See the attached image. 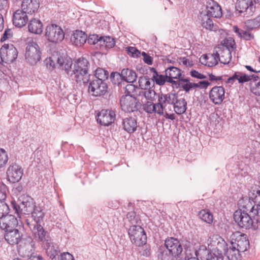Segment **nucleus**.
I'll use <instances>...</instances> for the list:
<instances>
[{"mask_svg": "<svg viewBox=\"0 0 260 260\" xmlns=\"http://www.w3.org/2000/svg\"><path fill=\"white\" fill-rule=\"evenodd\" d=\"M87 40V35L82 30L74 31L71 37V42L76 46H81Z\"/></svg>", "mask_w": 260, "mask_h": 260, "instance_id": "29", "label": "nucleus"}, {"mask_svg": "<svg viewBox=\"0 0 260 260\" xmlns=\"http://www.w3.org/2000/svg\"><path fill=\"white\" fill-rule=\"evenodd\" d=\"M198 216L202 220L207 223L211 224L213 222V214L208 209L201 210L198 213Z\"/></svg>", "mask_w": 260, "mask_h": 260, "instance_id": "45", "label": "nucleus"}, {"mask_svg": "<svg viewBox=\"0 0 260 260\" xmlns=\"http://www.w3.org/2000/svg\"><path fill=\"white\" fill-rule=\"evenodd\" d=\"M30 214L34 220V223H41L43 220L45 216V213L40 206L36 205Z\"/></svg>", "mask_w": 260, "mask_h": 260, "instance_id": "39", "label": "nucleus"}, {"mask_svg": "<svg viewBox=\"0 0 260 260\" xmlns=\"http://www.w3.org/2000/svg\"><path fill=\"white\" fill-rule=\"evenodd\" d=\"M108 91V85L105 81L100 79H93L88 85V92L93 96L105 95Z\"/></svg>", "mask_w": 260, "mask_h": 260, "instance_id": "13", "label": "nucleus"}, {"mask_svg": "<svg viewBox=\"0 0 260 260\" xmlns=\"http://www.w3.org/2000/svg\"><path fill=\"white\" fill-rule=\"evenodd\" d=\"M173 105H174L175 113L178 115L183 114L187 109V102L184 98L180 99L176 98L174 104H173Z\"/></svg>", "mask_w": 260, "mask_h": 260, "instance_id": "40", "label": "nucleus"}, {"mask_svg": "<svg viewBox=\"0 0 260 260\" xmlns=\"http://www.w3.org/2000/svg\"><path fill=\"white\" fill-rule=\"evenodd\" d=\"M120 104L122 110L128 113L137 111L141 107V104L137 98L128 94L121 96Z\"/></svg>", "mask_w": 260, "mask_h": 260, "instance_id": "10", "label": "nucleus"}, {"mask_svg": "<svg viewBox=\"0 0 260 260\" xmlns=\"http://www.w3.org/2000/svg\"><path fill=\"white\" fill-rule=\"evenodd\" d=\"M4 235L5 240L10 245H17L20 252L24 245L26 246H35V242L30 237L24 238L23 234L17 229L6 231Z\"/></svg>", "mask_w": 260, "mask_h": 260, "instance_id": "2", "label": "nucleus"}, {"mask_svg": "<svg viewBox=\"0 0 260 260\" xmlns=\"http://www.w3.org/2000/svg\"><path fill=\"white\" fill-rule=\"evenodd\" d=\"M151 80L153 81L154 84L159 86H162L166 82L168 83V76L167 74L161 75L157 74V76H152Z\"/></svg>", "mask_w": 260, "mask_h": 260, "instance_id": "50", "label": "nucleus"}, {"mask_svg": "<svg viewBox=\"0 0 260 260\" xmlns=\"http://www.w3.org/2000/svg\"><path fill=\"white\" fill-rule=\"evenodd\" d=\"M89 63L85 58H78L74 63L73 70H71L69 78L73 81L80 83L83 81L84 83L87 82L88 80H84V77L88 73Z\"/></svg>", "mask_w": 260, "mask_h": 260, "instance_id": "4", "label": "nucleus"}, {"mask_svg": "<svg viewBox=\"0 0 260 260\" xmlns=\"http://www.w3.org/2000/svg\"><path fill=\"white\" fill-rule=\"evenodd\" d=\"M41 51L37 42L34 41L27 43L26 49L25 58L26 62L31 64H36L41 59Z\"/></svg>", "mask_w": 260, "mask_h": 260, "instance_id": "6", "label": "nucleus"}, {"mask_svg": "<svg viewBox=\"0 0 260 260\" xmlns=\"http://www.w3.org/2000/svg\"><path fill=\"white\" fill-rule=\"evenodd\" d=\"M121 72L123 81L133 83L136 81L138 76L135 71L126 68L122 70Z\"/></svg>", "mask_w": 260, "mask_h": 260, "instance_id": "41", "label": "nucleus"}, {"mask_svg": "<svg viewBox=\"0 0 260 260\" xmlns=\"http://www.w3.org/2000/svg\"><path fill=\"white\" fill-rule=\"evenodd\" d=\"M223 255L220 251L217 249L210 250L206 260H223Z\"/></svg>", "mask_w": 260, "mask_h": 260, "instance_id": "49", "label": "nucleus"}, {"mask_svg": "<svg viewBox=\"0 0 260 260\" xmlns=\"http://www.w3.org/2000/svg\"><path fill=\"white\" fill-rule=\"evenodd\" d=\"M157 106L159 107V109H161L162 112L164 110V105H173L178 98L177 94L173 92H169L165 94L162 92L158 93V96Z\"/></svg>", "mask_w": 260, "mask_h": 260, "instance_id": "17", "label": "nucleus"}, {"mask_svg": "<svg viewBox=\"0 0 260 260\" xmlns=\"http://www.w3.org/2000/svg\"><path fill=\"white\" fill-rule=\"evenodd\" d=\"M211 17L206 15L202 16L201 13L200 12L198 15V19L201 21L202 26L204 28L210 30H216L217 29L216 26L214 25Z\"/></svg>", "mask_w": 260, "mask_h": 260, "instance_id": "36", "label": "nucleus"}, {"mask_svg": "<svg viewBox=\"0 0 260 260\" xmlns=\"http://www.w3.org/2000/svg\"><path fill=\"white\" fill-rule=\"evenodd\" d=\"M236 9L239 13H245L248 16L252 15L255 10L252 0H237Z\"/></svg>", "mask_w": 260, "mask_h": 260, "instance_id": "16", "label": "nucleus"}, {"mask_svg": "<svg viewBox=\"0 0 260 260\" xmlns=\"http://www.w3.org/2000/svg\"><path fill=\"white\" fill-rule=\"evenodd\" d=\"M7 195L6 191L1 189L0 192V219L9 213V206L4 201L6 199Z\"/></svg>", "mask_w": 260, "mask_h": 260, "instance_id": "37", "label": "nucleus"}, {"mask_svg": "<svg viewBox=\"0 0 260 260\" xmlns=\"http://www.w3.org/2000/svg\"><path fill=\"white\" fill-rule=\"evenodd\" d=\"M201 15L208 17L220 18L222 15V10L219 4L213 0H206V4L203 5L200 10Z\"/></svg>", "mask_w": 260, "mask_h": 260, "instance_id": "9", "label": "nucleus"}, {"mask_svg": "<svg viewBox=\"0 0 260 260\" xmlns=\"http://www.w3.org/2000/svg\"><path fill=\"white\" fill-rule=\"evenodd\" d=\"M110 79L113 84L119 86L121 82L123 81L122 72L121 73L118 72H112L110 75Z\"/></svg>", "mask_w": 260, "mask_h": 260, "instance_id": "52", "label": "nucleus"}, {"mask_svg": "<svg viewBox=\"0 0 260 260\" xmlns=\"http://www.w3.org/2000/svg\"><path fill=\"white\" fill-rule=\"evenodd\" d=\"M144 95L146 99L150 100L151 102L155 101L157 98V94L154 89L152 88L147 89L144 92Z\"/></svg>", "mask_w": 260, "mask_h": 260, "instance_id": "55", "label": "nucleus"}, {"mask_svg": "<svg viewBox=\"0 0 260 260\" xmlns=\"http://www.w3.org/2000/svg\"><path fill=\"white\" fill-rule=\"evenodd\" d=\"M255 202L257 203L255 214L235 211L234 219L241 228L256 230L260 228V190H257L254 197Z\"/></svg>", "mask_w": 260, "mask_h": 260, "instance_id": "1", "label": "nucleus"}, {"mask_svg": "<svg viewBox=\"0 0 260 260\" xmlns=\"http://www.w3.org/2000/svg\"><path fill=\"white\" fill-rule=\"evenodd\" d=\"M23 175V170L21 166L16 162L11 164L7 171L8 181L12 183L18 182Z\"/></svg>", "mask_w": 260, "mask_h": 260, "instance_id": "14", "label": "nucleus"}, {"mask_svg": "<svg viewBox=\"0 0 260 260\" xmlns=\"http://www.w3.org/2000/svg\"><path fill=\"white\" fill-rule=\"evenodd\" d=\"M86 41L90 45H94L97 47H100V37L97 35H90L88 38H87Z\"/></svg>", "mask_w": 260, "mask_h": 260, "instance_id": "58", "label": "nucleus"}, {"mask_svg": "<svg viewBox=\"0 0 260 260\" xmlns=\"http://www.w3.org/2000/svg\"><path fill=\"white\" fill-rule=\"evenodd\" d=\"M18 51L13 44H4L0 49L2 60L7 63L13 62L17 58Z\"/></svg>", "mask_w": 260, "mask_h": 260, "instance_id": "11", "label": "nucleus"}, {"mask_svg": "<svg viewBox=\"0 0 260 260\" xmlns=\"http://www.w3.org/2000/svg\"><path fill=\"white\" fill-rule=\"evenodd\" d=\"M122 126L123 129L128 133H134L138 126L137 119L132 117L125 118L123 119Z\"/></svg>", "mask_w": 260, "mask_h": 260, "instance_id": "28", "label": "nucleus"}, {"mask_svg": "<svg viewBox=\"0 0 260 260\" xmlns=\"http://www.w3.org/2000/svg\"><path fill=\"white\" fill-rule=\"evenodd\" d=\"M157 103L154 104L153 102L147 101L141 105L143 110L147 114L156 113L160 116L163 115L164 113L159 109V107L157 105Z\"/></svg>", "mask_w": 260, "mask_h": 260, "instance_id": "32", "label": "nucleus"}, {"mask_svg": "<svg viewBox=\"0 0 260 260\" xmlns=\"http://www.w3.org/2000/svg\"><path fill=\"white\" fill-rule=\"evenodd\" d=\"M143 57V60L144 62L148 65H151L153 63V58L148 55L145 52H142L141 53Z\"/></svg>", "mask_w": 260, "mask_h": 260, "instance_id": "62", "label": "nucleus"}, {"mask_svg": "<svg viewBox=\"0 0 260 260\" xmlns=\"http://www.w3.org/2000/svg\"><path fill=\"white\" fill-rule=\"evenodd\" d=\"M190 81V80L189 78L184 77L180 79V82L185 83V84H182L181 87L183 90L185 91L186 93H188L192 88H195V86H197L196 83H191Z\"/></svg>", "mask_w": 260, "mask_h": 260, "instance_id": "48", "label": "nucleus"}, {"mask_svg": "<svg viewBox=\"0 0 260 260\" xmlns=\"http://www.w3.org/2000/svg\"><path fill=\"white\" fill-rule=\"evenodd\" d=\"M240 38L245 41H251L254 39V36L251 32L248 31L243 30Z\"/></svg>", "mask_w": 260, "mask_h": 260, "instance_id": "60", "label": "nucleus"}, {"mask_svg": "<svg viewBox=\"0 0 260 260\" xmlns=\"http://www.w3.org/2000/svg\"><path fill=\"white\" fill-rule=\"evenodd\" d=\"M115 118V112L109 109H103L96 115L98 123L105 126H108L114 123Z\"/></svg>", "mask_w": 260, "mask_h": 260, "instance_id": "15", "label": "nucleus"}, {"mask_svg": "<svg viewBox=\"0 0 260 260\" xmlns=\"http://www.w3.org/2000/svg\"><path fill=\"white\" fill-rule=\"evenodd\" d=\"M40 7L39 0H23L21 3V9L28 15L36 13Z\"/></svg>", "mask_w": 260, "mask_h": 260, "instance_id": "22", "label": "nucleus"}, {"mask_svg": "<svg viewBox=\"0 0 260 260\" xmlns=\"http://www.w3.org/2000/svg\"><path fill=\"white\" fill-rule=\"evenodd\" d=\"M235 42L234 40L232 38H226L224 39L220 46L218 47H223L224 49H228L231 51L233 49Z\"/></svg>", "mask_w": 260, "mask_h": 260, "instance_id": "54", "label": "nucleus"}, {"mask_svg": "<svg viewBox=\"0 0 260 260\" xmlns=\"http://www.w3.org/2000/svg\"><path fill=\"white\" fill-rule=\"evenodd\" d=\"M28 15L21 9L17 10L13 15V24L18 28L25 26L28 20Z\"/></svg>", "mask_w": 260, "mask_h": 260, "instance_id": "20", "label": "nucleus"}, {"mask_svg": "<svg viewBox=\"0 0 260 260\" xmlns=\"http://www.w3.org/2000/svg\"><path fill=\"white\" fill-rule=\"evenodd\" d=\"M254 204L257 203L254 200H251L250 198H245L240 200L238 205L239 206V210L236 211H241V212L249 213L252 214H255L256 209H254Z\"/></svg>", "mask_w": 260, "mask_h": 260, "instance_id": "19", "label": "nucleus"}, {"mask_svg": "<svg viewBox=\"0 0 260 260\" xmlns=\"http://www.w3.org/2000/svg\"><path fill=\"white\" fill-rule=\"evenodd\" d=\"M158 260H178V258L171 253L163 245H161L157 251Z\"/></svg>", "mask_w": 260, "mask_h": 260, "instance_id": "35", "label": "nucleus"}, {"mask_svg": "<svg viewBox=\"0 0 260 260\" xmlns=\"http://www.w3.org/2000/svg\"><path fill=\"white\" fill-rule=\"evenodd\" d=\"M139 252L141 255L148 257L151 254V248L149 244H145L141 247H139Z\"/></svg>", "mask_w": 260, "mask_h": 260, "instance_id": "56", "label": "nucleus"}, {"mask_svg": "<svg viewBox=\"0 0 260 260\" xmlns=\"http://www.w3.org/2000/svg\"><path fill=\"white\" fill-rule=\"evenodd\" d=\"M17 218L11 214H8L0 219V228L5 231L15 229L18 225Z\"/></svg>", "mask_w": 260, "mask_h": 260, "instance_id": "21", "label": "nucleus"}, {"mask_svg": "<svg viewBox=\"0 0 260 260\" xmlns=\"http://www.w3.org/2000/svg\"><path fill=\"white\" fill-rule=\"evenodd\" d=\"M234 245L241 253L247 251L249 247V240L246 234L239 235L233 242Z\"/></svg>", "mask_w": 260, "mask_h": 260, "instance_id": "26", "label": "nucleus"}, {"mask_svg": "<svg viewBox=\"0 0 260 260\" xmlns=\"http://www.w3.org/2000/svg\"><path fill=\"white\" fill-rule=\"evenodd\" d=\"M99 41L101 49L108 50L112 48L115 45V39L110 36L101 37Z\"/></svg>", "mask_w": 260, "mask_h": 260, "instance_id": "38", "label": "nucleus"}, {"mask_svg": "<svg viewBox=\"0 0 260 260\" xmlns=\"http://www.w3.org/2000/svg\"><path fill=\"white\" fill-rule=\"evenodd\" d=\"M128 234L132 242L137 246L146 244L147 236L144 230L140 225L131 226L128 229Z\"/></svg>", "mask_w": 260, "mask_h": 260, "instance_id": "7", "label": "nucleus"}, {"mask_svg": "<svg viewBox=\"0 0 260 260\" xmlns=\"http://www.w3.org/2000/svg\"><path fill=\"white\" fill-rule=\"evenodd\" d=\"M8 156L7 152L3 148H0V168H3L7 163Z\"/></svg>", "mask_w": 260, "mask_h": 260, "instance_id": "57", "label": "nucleus"}, {"mask_svg": "<svg viewBox=\"0 0 260 260\" xmlns=\"http://www.w3.org/2000/svg\"><path fill=\"white\" fill-rule=\"evenodd\" d=\"M224 88L222 86H214L209 92V98L215 104L219 105L224 99Z\"/></svg>", "mask_w": 260, "mask_h": 260, "instance_id": "18", "label": "nucleus"}, {"mask_svg": "<svg viewBox=\"0 0 260 260\" xmlns=\"http://www.w3.org/2000/svg\"><path fill=\"white\" fill-rule=\"evenodd\" d=\"M46 248V253L51 260H58L60 255H59V250L55 249L53 245L52 240H50V243H45Z\"/></svg>", "mask_w": 260, "mask_h": 260, "instance_id": "44", "label": "nucleus"}, {"mask_svg": "<svg viewBox=\"0 0 260 260\" xmlns=\"http://www.w3.org/2000/svg\"><path fill=\"white\" fill-rule=\"evenodd\" d=\"M126 220L132 225L138 224L141 221L139 215H137L135 211L128 212L126 215Z\"/></svg>", "mask_w": 260, "mask_h": 260, "instance_id": "47", "label": "nucleus"}, {"mask_svg": "<svg viewBox=\"0 0 260 260\" xmlns=\"http://www.w3.org/2000/svg\"><path fill=\"white\" fill-rule=\"evenodd\" d=\"M139 86L141 89L147 90L154 87L153 81L148 76H141L138 80Z\"/></svg>", "mask_w": 260, "mask_h": 260, "instance_id": "43", "label": "nucleus"}, {"mask_svg": "<svg viewBox=\"0 0 260 260\" xmlns=\"http://www.w3.org/2000/svg\"><path fill=\"white\" fill-rule=\"evenodd\" d=\"M224 255L229 260H241V252L233 245V242H232L226 251H225Z\"/></svg>", "mask_w": 260, "mask_h": 260, "instance_id": "33", "label": "nucleus"}, {"mask_svg": "<svg viewBox=\"0 0 260 260\" xmlns=\"http://www.w3.org/2000/svg\"><path fill=\"white\" fill-rule=\"evenodd\" d=\"M190 75L192 77L197 78L198 79H203L207 78L205 75L199 73L195 70H192L190 72Z\"/></svg>", "mask_w": 260, "mask_h": 260, "instance_id": "63", "label": "nucleus"}, {"mask_svg": "<svg viewBox=\"0 0 260 260\" xmlns=\"http://www.w3.org/2000/svg\"><path fill=\"white\" fill-rule=\"evenodd\" d=\"M26 222L36 240L45 243H50L51 239L48 236V233L45 230L40 223H34L33 222L29 221L28 219L26 220Z\"/></svg>", "mask_w": 260, "mask_h": 260, "instance_id": "8", "label": "nucleus"}, {"mask_svg": "<svg viewBox=\"0 0 260 260\" xmlns=\"http://www.w3.org/2000/svg\"><path fill=\"white\" fill-rule=\"evenodd\" d=\"M163 246L178 258H181L184 254L180 241L174 237L166 238Z\"/></svg>", "mask_w": 260, "mask_h": 260, "instance_id": "12", "label": "nucleus"}, {"mask_svg": "<svg viewBox=\"0 0 260 260\" xmlns=\"http://www.w3.org/2000/svg\"><path fill=\"white\" fill-rule=\"evenodd\" d=\"M13 36V32L11 29L7 28L5 30L2 38H1V42H3L6 40L11 38Z\"/></svg>", "mask_w": 260, "mask_h": 260, "instance_id": "61", "label": "nucleus"}, {"mask_svg": "<svg viewBox=\"0 0 260 260\" xmlns=\"http://www.w3.org/2000/svg\"><path fill=\"white\" fill-rule=\"evenodd\" d=\"M249 84L251 92L255 95L260 96V77L253 75L252 79Z\"/></svg>", "mask_w": 260, "mask_h": 260, "instance_id": "42", "label": "nucleus"}, {"mask_svg": "<svg viewBox=\"0 0 260 260\" xmlns=\"http://www.w3.org/2000/svg\"><path fill=\"white\" fill-rule=\"evenodd\" d=\"M127 54L133 57H138L141 52L136 47H128L126 48Z\"/></svg>", "mask_w": 260, "mask_h": 260, "instance_id": "59", "label": "nucleus"}, {"mask_svg": "<svg viewBox=\"0 0 260 260\" xmlns=\"http://www.w3.org/2000/svg\"><path fill=\"white\" fill-rule=\"evenodd\" d=\"M11 204L18 217L21 214L29 215L36 205L32 198L25 195L21 196L17 200H12Z\"/></svg>", "mask_w": 260, "mask_h": 260, "instance_id": "3", "label": "nucleus"}, {"mask_svg": "<svg viewBox=\"0 0 260 260\" xmlns=\"http://www.w3.org/2000/svg\"><path fill=\"white\" fill-rule=\"evenodd\" d=\"M28 29L31 33L41 34L43 29V23L39 19H32L28 23Z\"/></svg>", "mask_w": 260, "mask_h": 260, "instance_id": "34", "label": "nucleus"}, {"mask_svg": "<svg viewBox=\"0 0 260 260\" xmlns=\"http://www.w3.org/2000/svg\"><path fill=\"white\" fill-rule=\"evenodd\" d=\"M252 77L253 75H247L241 72H235L227 79L226 82L233 84L236 80H237L239 84H243L244 83L250 82Z\"/></svg>", "mask_w": 260, "mask_h": 260, "instance_id": "24", "label": "nucleus"}, {"mask_svg": "<svg viewBox=\"0 0 260 260\" xmlns=\"http://www.w3.org/2000/svg\"><path fill=\"white\" fill-rule=\"evenodd\" d=\"M165 73L168 76V81L171 79H177L180 81V79L184 78V76H182L183 71L175 66H171L168 67L166 69Z\"/></svg>", "mask_w": 260, "mask_h": 260, "instance_id": "30", "label": "nucleus"}, {"mask_svg": "<svg viewBox=\"0 0 260 260\" xmlns=\"http://www.w3.org/2000/svg\"><path fill=\"white\" fill-rule=\"evenodd\" d=\"M45 37L49 42L56 44L60 43L64 38V32L60 26L55 24L46 26Z\"/></svg>", "mask_w": 260, "mask_h": 260, "instance_id": "5", "label": "nucleus"}, {"mask_svg": "<svg viewBox=\"0 0 260 260\" xmlns=\"http://www.w3.org/2000/svg\"><path fill=\"white\" fill-rule=\"evenodd\" d=\"M200 59L202 64L208 67H213L218 63L219 57L215 48L213 53L204 54L202 56Z\"/></svg>", "mask_w": 260, "mask_h": 260, "instance_id": "23", "label": "nucleus"}, {"mask_svg": "<svg viewBox=\"0 0 260 260\" xmlns=\"http://www.w3.org/2000/svg\"><path fill=\"white\" fill-rule=\"evenodd\" d=\"M73 64L72 59L68 56H59L57 60V65L60 70H64L69 77Z\"/></svg>", "mask_w": 260, "mask_h": 260, "instance_id": "27", "label": "nucleus"}, {"mask_svg": "<svg viewBox=\"0 0 260 260\" xmlns=\"http://www.w3.org/2000/svg\"><path fill=\"white\" fill-rule=\"evenodd\" d=\"M217 53L219 54V61L221 63L227 64L230 63L232 59L231 51L228 49H224L223 47H216Z\"/></svg>", "mask_w": 260, "mask_h": 260, "instance_id": "31", "label": "nucleus"}, {"mask_svg": "<svg viewBox=\"0 0 260 260\" xmlns=\"http://www.w3.org/2000/svg\"><path fill=\"white\" fill-rule=\"evenodd\" d=\"M58 260H75L73 256L69 252H63L60 254Z\"/></svg>", "mask_w": 260, "mask_h": 260, "instance_id": "64", "label": "nucleus"}, {"mask_svg": "<svg viewBox=\"0 0 260 260\" xmlns=\"http://www.w3.org/2000/svg\"><path fill=\"white\" fill-rule=\"evenodd\" d=\"M109 77V72L106 70L98 68L95 71V79H100L105 81Z\"/></svg>", "mask_w": 260, "mask_h": 260, "instance_id": "51", "label": "nucleus"}, {"mask_svg": "<svg viewBox=\"0 0 260 260\" xmlns=\"http://www.w3.org/2000/svg\"><path fill=\"white\" fill-rule=\"evenodd\" d=\"M210 244L211 246L215 247L212 249H217L221 252L225 253V251L227 250L229 246L224 240L218 235H213L210 238Z\"/></svg>", "mask_w": 260, "mask_h": 260, "instance_id": "25", "label": "nucleus"}, {"mask_svg": "<svg viewBox=\"0 0 260 260\" xmlns=\"http://www.w3.org/2000/svg\"><path fill=\"white\" fill-rule=\"evenodd\" d=\"M209 252H210V250L207 249L205 245H200L198 249L195 251V254L197 256L196 258H198L199 260V259L201 260H206Z\"/></svg>", "mask_w": 260, "mask_h": 260, "instance_id": "46", "label": "nucleus"}, {"mask_svg": "<svg viewBox=\"0 0 260 260\" xmlns=\"http://www.w3.org/2000/svg\"><path fill=\"white\" fill-rule=\"evenodd\" d=\"M245 24L248 29L252 30L260 26V18L257 16L256 18L253 19L248 20L246 22Z\"/></svg>", "mask_w": 260, "mask_h": 260, "instance_id": "53", "label": "nucleus"}]
</instances>
